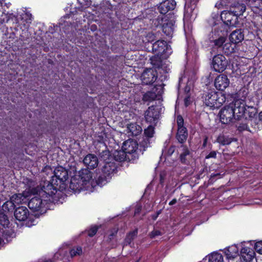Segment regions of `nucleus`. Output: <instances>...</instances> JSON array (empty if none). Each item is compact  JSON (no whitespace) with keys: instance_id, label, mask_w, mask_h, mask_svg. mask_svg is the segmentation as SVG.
<instances>
[{"instance_id":"nucleus-1","label":"nucleus","mask_w":262,"mask_h":262,"mask_svg":"<svg viewBox=\"0 0 262 262\" xmlns=\"http://www.w3.org/2000/svg\"><path fill=\"white\" fill-rule=\"evenodd\" d=\"M59 187L57 183H53L51 179L50 181L41 182L39 185L36 187H29L28 192L33 195L38 194L39 196L46 198L51 202V198H52L58 191H59Z\"/></svg>"},{"instance_id":"nucleus-2","label":"nucleus","mask_w":262,"mask_h":262,"mask_svg":"<svg viewBox=\"0 0 262 262\" xmlns=\"http://www.w3.org/2000/svg\"><path fill=\"white\" fill-rule=\"evenodd\" d=\"M118 165L115 161H106L102 167L99 173H97L96 183L99 186H103L110 181L112 177L117 173Z\"/></svg>"},{"instance_id":"nucleus-3","label":"nucleus","mask_w":262,"mask_h":262,"mask_svg":"<svg viewBox=\"0 0 262 262\" xmlns=\"http://www.w3.org/2000/svg\"><path fill=\"white\" fill-rule=\"evenodd\" d=\"M53 183H57L59 186V191L63 192L66 190L69 179L68 170L62 166H58L54 170V175L52 177Z\"/></svg>"},{"instance_id":"nucleus-4","label":"nucleus","mask_w":262,"mask_h":262,"mask_svg":"<svg viewBox=\"0 0 262 262\" xmlns=\"http://www.w3.org/2000/svg\"><path fill=\"white\" fill-rule=\"evenodd\" d=\"M50 202V200L46 198L36 196L30 199L28 206L32 211L42 213L46 212Z\"/></svg>"},{"instance_id":"nucleus-5","label":"nucleus","mask_w":262,"mask_h":262,"mask_svg":"<svg viewBox=\"0 0 262 262\" xmlns=\"http://www.w3.org/2000/svg\"><path fill=\"white\" fill-rule=\"evenodd\" d=\"M139 144L137 141L133 139H128L124 142L122 149L125 151L129 159V162L134 163L138 159L139 154L138 153Z\"/></svg>"},{"instance_id":"nucleus-6","label":"nucleus","mask_w":262,"mask_h":262,"mask_svg":"<svg viewBox=\"0 0 262 262\" xmlns=\"http://www.w3.org/2000/svg\"><path fill=\"white\" fill-rule=\"evenodd\" d=\"M202 98L205 105L213 109L219 108L224 102V99L220 98L217 93L213 91L203 94Z\"/></svg>"},{"instance_id":"nucleus-7","label":"nucleus","mask_w":262,"mask_h":262,"mask_svg":"<svg viewBox=\"0 0 262 262\" xmlns=\"http://www.w3.org/2000/svg\"><path fill=\"white\" fill-rule=\"evenodd\" d=\"M220 119L222 124H228L236 120L235 112L232 103L225 105L219 113Z\"/></svg>"},{"instance_id":"nucleus-8","label":"nucleus","mask_w":262,"mask_h":262,"mask_svg":"<svg viewBox=\"0 0 262 262\" xmlns=\"http://www.w3.org/2000/svg\"><path fill=\"white\" fill-rule=\"evenodd\" d=\"M151 51L156 55H164L168 57L171 53L170 46L164 40L159 39L155 41L150 46Z\"/></svg>"},{"instance_id":"nucleus-9","label":"nucleus","mask_w":262,"mask_h":262,"mask_svg":"<svg viewBox=\"0 0 262 262\" xmlns=\"http://www.w3.org/2000/svg\"><path fill=\"white\" fill-rule=\"evenodd\" d=\"M176 121L178 129L176 135V138L178 142L182 145L186 142L187 139L188 130L184 125V120L181 115L177 116Z\"/></svg>"},{"instance_id":"nucleus-10","label":"nucleus","mask_w":262,"mask_h":262,"mask_svg":"<svg viewBox=\"0 0 262 262\" xmlns=\"http://www.w3.org/2000/svg\"><path fill=\"white\" fill-rule=\"evenodd\" d=\"M78 179L83 183V185L86 190L89 189V188H94L96 185V180L93 179V173L89 170L85 169H83L79 171L78 175H76Z\"/></svg>"},{"instance_id":"nucleus-11","label":"nucleus","mask_w":262,"mask_h":262,"mask_svg":"<svg viewBox=\"0 0 262 262\" xmlns=\"http://www.w3.org/2000/svg\"><path fill=\"white\" fill-rule=\"evenodd\" d=\"M228 64V60L222 54L216 55L212 58L211 65L213 69L215 72H223L226 69Z\"/></svg>"},{"instance_id":"nucleus-12","label":"nucleus","mask_w":262,"mask_h":262,"mask_svg":"<svg viewBox=\"0 0 262 262\" xmlns=\"http://www.w3.org/2000/svg\"><path fill=\"white\" fill-rule=\"evenodd\" d=\"M160 117V112L155 105L149 106L145 112L144 118L145 121L150 124L156 125Z\"/></svg>"},{"instance_id":"nucleus-13","label":"nucleus","mask_w":262,"mask_h":262,"mask_svg":"<svg viewBox=\"0 0 262 262\" xmlns=\"http://www.w3.org/2000/svg\"><path fill=\"white\" fill-rule=\"evenodd\" d=\"M164 16H162L161 20L160 17L158 18V24L162 25L163 32L168 37H171L173 32V26L174 21L173 19H168Z\"/></svg>"},{"instance_id":"nucleus-14","label":"nucleus","mask_w":262,"mask_h":262,"mask_svg":"<svg viewBox=\"0 0 262 262\" xmlns=\"http://www.w3.org/2000/svg\"><path fill=\"white\" fill-rule=\"evenodd\" d=\"M157 78V72L152 68L144 70L141 76L142 83L144 85H152Z\"/></svg>"},{"instance_id":"nucleus-15","label":"nucleus","mask_w":262,"mask_h":262,"mask_svg":"<svg viewBox=\"0 0 262 262\" xmlns=\"http://www.w3.org/2000/svg\"><path fill=\"white\" fill-rule=\"evenodd\" d=\"M235 112V117L237 120L241 119L246 111L247 105H246L243 100H236L234 102H232Z\"/></svg>"},{"instance_id":"nucleus-16","label":"nucleus","mask_w":262,"mask_h":262,"mask_svg":"<svg viewBox=\"0 0 262 262\" xmlns=\"http://www.w3.org/2000/svg\"><path fill=\"white\" fill-rule=\"evenodd\" d=\"M221 19L228 27L234 26L237 22V17L231 10L224 11L221 14Z\"/></svg>"},{"instance_id":"nucleus-17","label":"nucleus","mask_w":262,"mask_h":262,"mask_svg":"<svg viewBox=\"0 0 262 262\" xmlns=\"http://www.w3.org/2000/svg\"><path fill=\"white\" fill-rule=\"evenodd\" d=\"M182 148L179 156V160L181 163L185 165H189L193 157L192 151L186 145H181Z\"/></svg>"},{"instance_id":"nucleus-18","label":"nucleus","mask_w":262,"mask_h":262,"mask_svg":"<svg viewBox=\"0 0 262 262\" xmlns=\"http://www.w3.org/2000/svg\"><path fill=\"white\" fill-rule=\"evenodd\" d=\"M248 244H243L240 251V258L246 262L252 260L255 254L253 249L248 247Z\"/></svg>"},{"instance_id":"nucleus-19","label":"nucleus","mask_w":262,"mask_h":262,"mask_svg":"<svg viewBox=\"0 0 262 262\" xmlns=\"http://www.w3.org/2000/svg\"><path fill=\"white\" fill-rule=\"evenodd\" d=\"M230 81L226 75L222 74L215 79L214 84L215 88L221 91H224L229 85Z\"/></svg>"},{"instance_id":"nucleus-20","label":"nucleus","mask_w":262,"mask_h":262,"mask_svg":"<svg viewBox=\"0 0 262 262\" xmlns=\"http://www.w3.org/2000/svg\"><path fill=\"white\" fill-rule=\"evenodd\" d=\"M176 6L174 0H165L160 3L158 6V10L164 16L168 11L174 10Z\"/></svg>"},{"instance_id":"nucleus-21","label":"nucleus","mask_w":262,"mask_h":262,"mask_svg":"<svg viewBox=\"0 0 262 262\" xmlns=\"http://www.w3.org/2000/svg\"><path fill=\"white\" fill-rule=\"evenodd\" d=\"M83 163L86 167L87 169L92 170L98 166L99 161L95 155L89 154L84 158Z\"/></svg>"},{"instance_id":"nucleus-22","label":"nucleus","mask_w":262,"mask_h":262,"mask_svg":"<svg viewBox=\"0 0 262 262\" xmlns=\"http://www.w3.org/2000/svg\"><path fill=\"white\" fill-rule=\"evenodd\" d=\"M14 215L18 221H25L28 219L30 212L26 206H21L16 208L14 211Z\"/></svg>"},{"instance_id":"nucleus-23","label":"nucleus","mask_w":262,"mask_h":262,"mask_svg":"<svg viewBox=\"0 0 262 262\" xmlns=\"http://www.w3.org/2000/svg\"><path fill=\"white\" fill-rule=\"evenodd\" d=\"M69 187L74 192H79L82 190H86L83 183L76 176L72 177Z\"/></svg>"},{"instance_id":"nucleus-24","label":"nucleus","mask_w":262,"mask_h":262,"mask_svg":"<svg viewBox=\"0 0 262 262\" xmlns=\"http://www.w3.org/2000/svg\"><path fill=\"white\" fill-rule=\"evenodd\" d=\"M244 38V31L242 29H236L232 32L229 36L230 42L234 44H237L242 42Z\"/></svg>"},{"instance_id":"nucleus-25","label":"nucleus","mask_w":262,"mask_h":262,"mask_svg":"<svg viewBox=\"0 0 262 262\" xmlns=\"http://www.w3.org/2000/svg\"><path fill=\"white\" fill-rule=\"evenodd\" d=\"M246 9V7L244 4L235 2L231 5L230 10L238 17L243 15Z\"/></svg>"},{"instance_id":"nucleus-26","label":"nucleus","mask_w":262,"mask_h":262,"mask_svg":"<svg viewBox=\"0 0 262 262\" xmlns=\"http://www.w3.org/2000/svg\"><path fill=\"white\" fill-rule=\"evenodd\" d=\"M101 145H102L104 149H102L101 151L100 150H98L97 151L100 159L103 160L104 163L106 161H113V156L110 151L107 149V147L104 143H101Z\"/></svg>"},{"instance_id":"nucleus-27","label":"nucleus","mask_w":262,"mask_h":262,"mask_svg":"<svg viewBox=\"0 0 262 262\" xmlns=\"http://www.w3.org/2000/svg\"><path fill=\"white\" fill-rule=\"evenodd\" d=\"M130 158L127 156V154L122 149L121 150H116L113 153V161L123 162L127 161L129 162Z\"/></svg>"},{"instance_id":"nucleus-28","label":"nucleus","mask_w":262,"mask_h":262,"mask_svg":"<svg viewBox=\"0 0 262 262\" xmlns=\"http://www.w3.org/2000/svg\"><path fill=\"white\" fill-rule=\"evenodd\" d=\"M256 114L257 111L255 107L253 106H247L243 118H245L247 121H248V123H252V120L254 119Z\"/></svg>"},{"instance_id":"nucleus-29","label":"nucleus","mask_w":262,"mask_h":262,"mask_svg":"<svg viewBox=\"0 0 262 262\" xmlns=\"http://www.w3.org/2000/svg\"><path fill=\"white\" fill-rule=\"evenodd\" d=\"M127 128L133 136H137L140 135L142 132V128L141 125L137 122L130 123L127 125Z\"/></svg>"},{"instance_id":"nucleus-30","label":"nucleus","mask_w":262,"mask_h":262,"mask_svg":"<svg viewBox=\"0 0 262 262\" xmlns=\"http://www.w3.org/2000/svg\"><path fill=\"white\" fill-rule=\"evenodd\" d=\"M226 36L227 33L226 31L224 30H222L220 28H216L213 30H212L209 35V39L210 42L215 40V39H217L220 36Z\"/></svg>"},{"instance_id":"nucleus-31","label":"nucleus","mask_w":262,"mask_h":262,"mask_svg":"<svg viewBox=\"0 0 262 262\" xmlns=\"http://www.w3.org/2000/svg\"><path fill=\"white\" fill-rule=\"evenodd\" d=\"M16 206L14 202L9 200L5 202L2 206L1 210L5 213H12L15 210Z\"/></svg>"},{"instance_id":"nucleus-32","label":"nucleus","mask_w":262,"mask_h":262,"mask_svg":"<svg viewBox=\"0 0 262 262\" xmlns=\"http://www.w3.org/2000/svg\"><path fill=\"white\" fill-rule=\"evenodd\" d=\"M225 253L228 258L233 259L239 255L238 249L235 246H232L225 249Z\"/></svg>"},{"instance_id":"nucleus-33","label":"nucleus","mask_w":262,"mask_h":262,"mask_svg":"<svg viewBox=\"0 0 262 262\" xmlns=\"http://www.w3.org/2000/svg\"><path fill=\"white\" fill-rule=\"evenodd\" d=\"M233 141H236V139L224 135H220L216 139V141L222 145H229Z\"/></svg>"},{"instance_id":"nucleus-34","label":"nucleus","mask_w":262,"mask_h":262,"mask_svg":"<svg viewBox=\"0 0 262 262\" xmlns=\"http://www.w3.org/2000/svg\"><path fill=\"white\" fill-rule=\"evenodd\" d=\"M235 47L236 45L231 42L225 43L223 46V52L225 54L230 55L235 52Z\"/></svg>"},{"instance_id":"nucleus-35","label":"nucleus","mask_w":262,"mask_h":262,"mask_svg":"<svg viewBox=\"0 0 262 262\" xmlns=\"http://www.w3.org/2000/svg\"><path fill=\"white\" fill-rule=\"evenodd\" d=\"M164 55H156L152 56L150 58V62L156 68H161L162 66V59L161 58H166L167 57L163 56Z\"/></svg>"},{"instance_id":"nucleus-36","label":"nucleus","mask_w":262,"mask_h":262,"mask_svg":"<svg viewBox=\"0 0 262 262\" xmlns=\"http://www.w3.org/2000/svg\"><path fill=\"white\" fill-rule=\"evenodd\" d=\"M192 102V100L190 93V88L186 86L184 89V104L185 107H188Z\"/></svg>"},{"instance_id":"nucleus-37","label":"nucleus","mask_w":262,"mask_h":262,"mask_svg":"<svg viewBox=\"0 0 262 262\" xmlns=\"http://www.w3.org/2000/svg\"><path fill=\"white\" fill-rule=\"evenodd\" d=\"M155 40L156 36L155 34L152 33H148L145 37L143 42H145V46L147 47L148 49L150 47L149 45H150L151 46Z\"/></svg>"},{"instance_id":"nucleus-38","label":"nucleus","mask_w":262,"mask_h":262,"mask_svg":"<svg viewBox=\"0 0 262 262\" xmlns=\"http://www.w3.org/2000/svg\"><path fill=\"white\" fill-rule=\"evenodd\" d=\"M209 262H223V256L219 252H213L209 256Z\"/></svg>"},{"instance_id":"nucleus-39","label":"nucleus","mask_w":262,"mask_h":262,"mask_svg":"<svg viewBox=\"0 0 262 262\" xmlns=\"http://www.w3.org/2000/svg\"><path fill=\"white\" fill-rule=\"evenodd\" d=\"M10 224L8 216L2 210H0V225L6 228L8 227Z\"/></svg>"},{"instance_id":"nucleus-40","label":"nucleus","mask_w":262,"mask_h":262,"mask_svg":"<svg viewBox=\"0 0 262 262\" xmlns=\"http://www.w3.org/2000/svg\"><path fill=\"white\" fill-rule=\"evenodd\" d=\"M157 95L155 92L147 91L143 95L142 100L144 102H151L156 99Z\"/></svg>"},{"instance_id":"nucleus-41","label":"nucleus","mask_w":262,"mask_h":262,"mask_svg":"<svg viewBox=\"0 0 262 262\" xmlns=\"http://www.w3.org/2000/svg\"><path fill=\"white\" fill-rule=\"evenodd\" d=\"M32 14L30 12H25L21 15V19L24 26H28L31 23Z\"/></svg>"},{"instance_id":"nucleus-42","label":"nucleus","mask_w":262,"mask_h":262,"mask_svg":"<svg viewBox=\"0 0 262 262\" xmlns=\"http://www.w3.org/2000/svg\"><path fill=\"white\" fill-rule=\"evenodd\" d=\"M69 253L72 258L77 255H80L82 253V249L80 246L74 247L70 250Z\"/></svg>"},{"instance_id":"nucleus-43","label":"nucleus","mask_w":262,"mask_h":262,"mask_svg":"<svg viewBox=\"0 0 262 262\" xmlns=\"http://www.w3.org/2000/svg\"><path fill=\"white\" fill-rule=\"evenodd\" d=\"M156 125H154L152 124H150L148 127L145 129L144 134L147 138H152L155 133V126Z\"/></svg>"},{"instance_id":"nucleus-44","label":"nucleus","mask_w":262,"mask_h":262,"mask_svg":"<svg viewBox=\"0 0 262 262\" xmlns=\"http://www.w3.org/2000/svg\"><path fill=\"white\" fill-rule=\"evenodd\" d=\"M226 36H220L217 38V39H215V40L211 41L210 42L213 43L214 45L218 48L221 47L223 46L224 44L226 39Z\"/></svg>"},{"instance_id":"nucleus-45","label":"nucleus","mask_w":262,"mask_h":262,"mask_svg":"<svg viewBox=\"0 0 262 262\" xmlns=\"http://www.w3.org/2000/svg\"><path fill=\"white\" fill-rule=\"evenodd\" d=\"M224 175V173L223 174H221L220 172L212 173L208 180V184H213V183L215 182L217 179L222 178Z\"/></svg>"},{"instance_id":"nucleus-46","label":"nucleus","mask_w":262,"mask_h":262,"mask_svg":"<svg viewBox=\"0 0 262 262\" xmlns=\"http://www.w3.org/2000/svg\"><path fill=\"white\" fill-rule=\"evenodd\" d=\"M118 228H113L108 231V235L106 239V242L108 243L111 242L115 237L116 236L118 233Z\"/></svg>"},{"instance_id":"nucleus-47","label":"nucleus","mask_w":262,"mask_h":262,"mask_svg":"<svg viewBox=\"0 0 262 262\" xmlns=\"http://www.w3.org/2000/svg\"><path fill=\"white\" fill-rule=\"evenodd\" d=\"M24 196L21 193H16L13 194L10 199L12 202L16 204L21 203L23 201L22 199Z\"/></svg>"},{"instance_id":"nucleus-48","label":"nucleus","mask_w":262,"mask_h":262,"mask_svg":"<svg viewBox=\"0 0 262 262\" xmlns=\"http://www.w3.org/2000/svg\"><path fill=\"white\" fill-rule=\"evenodd\" d=\"M198 2L199 0H189L185 5V8L187 6V11L189 9H190V10L191 12L196 7Z\"/></svg>"},{"instance_id":"nucleus-49","label":"nucleus","mask_w":262,"mask_h":262,"mask_svg":"<svg viewBox=\"0 0 262 262\" xmlns=\"http://www.w3.org/2000/svg\"><path fill=\"white\" fill-rule=\"evenodd\" d=\"M99 228V226L97 225L91 226L87 231L88 235L91 237H93L97 233Z\"/></svg>"},{"instance_id":"nucleus-50","label":"nucleus","mask_w":262,"mask_h":262,"mask_svg":"<svg viewBox=\"0 0 262 262\" xmlns=\"http://www.w3.org/2000/svg\"><path fill=\"white\" fill-rule=\"evenodd\" d=\"M247 121V122L246 123L241 122L239 123L237 127V129L239 132H243L244 130L250 131L248 124H251L252 123H248V121Z\"/></svg>"},{"instance_id":"nucleus-51","label":"nucleus","mask_w":262,"mask_h":262,"mask_svg":"<svg viewBox=\"0 0 262 262\" xmlns=\"http://www.w3.org/2000/svg\"><path fill=\"white\" fill-rule=\"evenodd\" d=\"M254 248L257 252L262 254V241L255 243Z\"/></svg>"},{"instance_id":"nucleus-52","label":"nucleus","mask_w":262,"mask_h":262,"mask_svg":"<svg viewBox=\"0 0 262 262\" xmlns=\"http://www.w3.org/2000/svg\"><path fill=\"white\" fill-rule=\"evenodd\" d=\"M149 139L148 138H144L142 141L140 142L139 145L143 147L144 150L147 148L149 144Z\"/></svg>"},{"instance_id":"nucleus-53","label":"nucleus","mask_w":262,"mask_h":262,"mask_svg":"<svg viewBox=\"0 0 262 262\" xmlns=\"http://www.w3.org/2000/svg\"><path fill=\"white\" fill-rule=\"evenodd\" d=\"M162 232L158 230H154L149 233V237L150 238H154L156 236L162 235Z\"/></svg>"},{"instance_id":"nucleus-54","label":"nucleus","mask_w":262,"mask_h":262,"mask_svg":"<svg viewBox=\"0 0 262 262\" xmlns=\"http://www.w3.org/2000/svg\"><path fill=\"white\" fill-rule=\"evenodd\" d=\"M0 22L3 24L9 22V18H8V14L4 12L0 16Z\"/></svg>"},{"instance_id":"nucleus-55","label":"nucleus","mask_w":262,"mask_h":262,"mask_svg":"<svg viewBox=\"0 0 262 262\" xmlns=\"http://www.w3.org/2000/svg\"><path fill=\"white\" fill-rule=\"evenodd\" d=\"M78 1L80 5L82 6H85V7H90L92 4L91 0H78Z\"/></svg>"},{"instance_id":"nucleus-56","label":"nucleus","mask_w":262,"mask_h":262,"mask_svg":"<svg viewBox=\"0 0 262 262\" xmlns=\"http://www.w3.org/2000/svg\"><path fill=\"white\" fill-rule=\"evenodd\" d=\"M8 14V18H9V21H12L13 23L15 22L16 23H18L17 21V19L16 16L13 13H7Z\"/></svg>"},{"instance_id":"nucleus-57","label":"nucleus","mask_w":262,"mask_h":262,"mask_svg":"<svg viewBox=\"0 0 262 262\" xmlns=\"http://www.w3.org/2000/svg\"><path fill=\"white\" fill-rule=\"evenodd\" d=\"M217 151H211L208 155L205 156V159H209L210 158L215 159L216 158Z\"/></svg>"},{"instance_id":"nucleus-58","label":"nucleus","mask_w":262,"mask_h":262,"mask_svg":"<svg viewBox=\"0 0 262 262\" xmlns=\"http://www.w3.org/2000/svg\"><path fill=\"white\" fill-rule=\"evenodd\" d=\"M138 233L137 230H135L134 231L129 232L127 234V236H128L131 238V239H133L135 238L136 236L137 235Z\"/></svg>"},{"instance_id":"nucleus-59","label":"nucleus","mask_w":262,"mask_h":262,"mask_svg":"<svg viewBox=\"0 0 262 262\" xmlns=\"http://www.w3.org/2000/svg\"><path fill=\"white\" fill-rule=\"evenodd\" d=\"M176 150V146H170L167 150V155L169 156H171Z\"/></svg>"},{"instance_id":"nucleus-60","label":"nucleus","mask_w":262,"mask_h":262,"mask_svg":"<svg viewBox=\"0 0 262 262\" xmlns=\"http://www.w3.org/2000/svg\"><path fill=\"white\" fill-rule=\"evenodd\" d=\"M161 210L157 211L155 213L151 215V218L153 221H156L158 216L161 213Z\"/></svg>"},{"instance_id":"nucleus-61","label":"nucleus","mask_w":262,"mask_h":262,"mask_svg":"<svg viewBox=\"0 0 262 262\" xmlns=\"http://www.w3.org/2000/svg\"><path fill=\"white\" fill-rule=\"evenodd\" d=\"M230 0H221V1L220 3H217L215 5L216 7H219L220 8V6H224L226 5L227 3Z\"/></svg>"},{"instance_id":"nucleus-62","label":"nucleus","mask_w":262,"mask_h":262,"mask_svg":"<svg viewBox=\"0 0 262 262\" xmlns=\"http://www.w3.org/2000/svg\"><path fill=\"white\" fill-rule=\"evenodd\" d=\"M23 34H24V33H23L22 34L20 35V39L23 41H26L29 38L28 32H24L25 36H24Z\"/></svg>"},{"instance_id":"nucleus-63","label":"nucleus","mask_w":262,"mask_h":262,"mask_svg":"<svg viewBox=\"0 0 262 262\" xmlns=\"http://www.w3.org/2000/svg\"><path fill=\"white\" fill-rule=\"evenodd\" d=\"M141 209H142L141 206L137 207L135 210V215L139 214L141 211Z\"/></svg>"},{"instance_id":"nucleus-64","label":"nucleus","mask_w":262,"mask_h":262,"mask_svg":"<svg viewBox=\"0 0 262 262\" xmlns=\"http://www.w3.org/2000/svg\"><path fill=\"white\" fill-rule=\"evenodd\" d=\"M133 241V239H131V238L130 237H129L128 236H127L126 235V236L125 238V242L126 243L130 244Z\"/></svg>"}]
</instances>
